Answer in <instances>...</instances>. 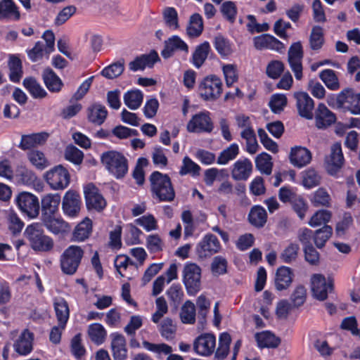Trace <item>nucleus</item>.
<instances>
[{
	"label": "nucleus",
	"instance_id": "obj_7",
	"mask_svg": "<svg viewBox=\"0 0 360 360\" xmlns=\"http://www.w3.org/2000/svg\"><path fill=\"white\" fill-rule=\"evenodd\" d=\"M210 112L203 110L193 115L186 124V130L190 133H211L214 129V122Z\"/></svg>",
	"mask_w": 360,
	"mask_h": 360
},
{
	"label": "nucleus",
	"instance_id": "obj_30",
	"mask_svg": "<svg viewBox=\"0 0 360 360\" xmlns=\"http://www.w3.org/2000/svg\"><path fill=\"white\" fill-rule=\"evenodd\" d=\"M248 220L252 226L256 228L264 227L267 221L266 210L259 205L252 206L249 212Z\"/></svg>",
	"mask_w": 360,
	"mask_h": 360
},
{
	"label": "nucleus",
	"instance_id": "obj_50",
	"mask_svg": "<svg viewBox=\"0 0 360 360\" xmlns=\"http://www.w3.org/2000/svg\"><path fill=\"white\" fill-rule=\"evenodd\" d=\"M333 233V229L330 226L325 224L314 233V241L318 248H322Z\"/></svg>",
	"mask_w": 360,
	"mask_h": 360
},
{
	"label": "nucleus",
	"instance_id": "obj_42",
	"mask_svg": "<svg viewBox=\"0 0 360 360\" xmlns=\"http://www.w3.org/2000/svg\"><path fill=\"white\" fill-rule=\"evenodd\" d=\"M124 70V60L121 59L104 68L101 75L108 79H113L120 77Z\"/></svg>",
	"mask_w": 360,
	"mask_h": 360
},
{
	"label": "nucleus",
	"instance_id": "obj_64",
	"mask_svg": "<svg viewBox=\"0 0 360 360\" xmlns=\"http://www.w3.org/2000/svg\"><path fill=\"white\" fill-rule=\"evenodd\" d=\"M176 326L170 318H166L160 324V333L162 338L167 340H172L175 337Z\"/></svg>",
	"mask_w": 360,
	"mask_h": 360
},
{
	"label": "nucleus",
	"instance_id": "obj_20",
	"mask_svg": "<svg viewBox=\"0 0 360 360\" xmlns=\"http://www.w3.org/2000/svg\"><path fill=\"white\" fill-rule=\"evenodd\" d=\"M60 201L58 193H48L42 196L41 218L58 214Z\"/></svg>",
	"mask_w": 360,
	"mask_h": 360
},
{
	"label": "nucleus",
	"instance_id": "obj_32",
	"mask_svg": "<svg viewBox=\"0 0 360 360\" xmlns=\"http://www.w3.org/2000/svg\"><path fill=\"white\" fill-rule=\"evenodd\" d=\"M255 338L258 347L262 349L276 348L281 344V339L269 330L257 333Z\"/></svg>",
	"mask_w": 360,
	"mask_h": 360
},
{
	"label": "nucleus",
	"instance_id": "obj_33",
	"mask_svg": "<svg viewBox=\"0 0 360 360\" xmlns=\"http://www.w3.org/2000/svg\"><path fill=\"white\" fill-rule=\"evenodd\" d=\"M210 51L211 46L208 41H204L198 45L192 53L191 62L193 65L197 69L201 68L207 60Z\"/></svg>",
	"mask_w": 360,
	"mask_h": 360
},
{
	"label": "nucleus",
	"instance_id": "obj_59",
	"mask_svg": "<svg viewBox=\"0 0 360 360\" xmlns=\"http://www.w3.org/2000/svg\"><path fill=\"white\" fill-rule=\"evenodd\" d=\"M299 250V245L291 243L281 253L280 259L284 263L290 264L296 260Z\"/></svg>",
	"mask_w": 360,
	"mask_h": 360
},
{
	"label": "nucleus",
	"instance_id": "obj_48",
	"mask_svg": "<svg viewBox=\"0 0 360 360\" xmlns=\"http://www.w3.org/2000/svg\"><path fill=\"white\" fill-rule=\"evenodd\" d=\"M302 185L307 189L319 185L321 176L314 168H309L302 172Z\"/></svg>",
	"mask_w": 360,
	"mask_h": 360
},
{
	"label": "nucleus",
	"instance_id": "obj_27",
	"mask_svg": "<svg viewBox=\"0 0 360 360\" xmlns=\"http://www.w3.org/2000/svg\"><path fill=\"white\" fill-rule=\"evenodd\" d=\"M176 50L187 52L188 46L179 36L174 35L165 41L164 49L161 51L162 56L167 59L172 57Z\"/></svg>",
	"mask_w": 360,
	"mask_h": 360
},
{
	"label": "nucleus",
	"instance_id": "obj_44",
	"mask_svg": "<svg viewBox=\"0 0 360 360\" xmlns=\"http://www.w3.org/2000/svg\"><path fill=\"white\" fill-rule=\"evenodd\" d=\"M271 156L266 152L259 154L255 158V167L262 173L269 175L272 172Z\"/></svg>",
	"mask_w": 360,
	"mask_h": 360
},
{
	"label": "nucleus",
	"instance_id": "obj_11",
	"mask_svg": "<svg viewBox=\"0 0 360 360\" xmlns=\"http://www.w3.org/2000/svg\"><path fill=\"white\" fill-rule=\"evenodd\" d=\"M327 172L332 176L335 175L343 167L345 158L340 142L333 143L330 148V153L325 159Z\"/></svg>",
	"mask_w": 360,
	"mask_h": 360
},
{
	"label": "nucleus",
	"instance_id": "obj_49",
	"mask_svg": "<svg viewBox=\"0 0 360 360\" xmlns=\"http://www.w3.org/2000/svg\"><path fill=\"white\" fill-rule=\"evenodd\" d=\"M319 77L330 90H338L340 87L338 78L335 72L331 69H325L319 73Z\"/></svg>",
	"mask_w": 360,
	"mask_h": 360
},
{
	"label": "nucleus",
	"instance_id": "obj_46",
	"mask_svg": "<svg viewBox=\"0 0 360 360\" xmlns=\"http://www.w3.org/2000/svg\"><path fill=\"white\" fill-rule=\"evenodd\" d=\"M196 310L195 304L190 300L184 302L181 307L180 318L185 324H193L195 322Z\"/></svg>",
	"mask_w": 360,
	"mask_h": 360
},
{
	"label": "nucleus",
	"instance_id": "obj_47",
	"mask_svg": "<svg viewBox=\"0 0 360 360\" xmlns=\"http://www.w3.org/2000/svg\"><path fill=\"white\" fill-rule=\"evenodd\" d=\"M210 271L213 276H219L227 274L228 261L221 255L214 257L210 264Z\"/></svg>",
	"mask_w": 360,
	"mask_h": 360
},
{
	"label": "nucleus",
	"instance_id": "obj_52",
	"mask_svg": "<svg viewBox=\"0 0 360 360\" xmlns=\"http://www.w3.org/2000/svg\"><path fill=\"white\" fill-rule=\"evenodd\" d=\"M238 153V145L233 143L219 153L217 163L219 165H226L229 161L234 160Z\"/></svg>",
	"mask_w": 360,
	"mask_h": 360
},
{
	"label": "nucleus",
	"instance_id": "obj_22",
	"mask_svg": "<svg viewBox=\"0 0 360 360\" xmlns=\"http://www.w3.org/2000/svg\"><path fill=\"white\" fill-rule=\"evenodd\" d=\"M294 278L291 268L285 266L278 267L274 277V287L277 291H283L289 288Z\"/></svg>",
	"mask_w": 360,
	"mask_h": 360
},
{
	"label": "nucleus",
	"instance_id": "obj_35",
	"mask_svg": "<svg viewBox=\"0 0 360 360\" xmlns=\"http://www.w3.org/2000/svg\"><path fill=\"white\" fill-rule=\"evenodd\" d=\"M142 344L143 347L150 352L157 354H169L167 360H184L180 355L171 354L172 352V347L167 344H155L146 340L143 341Z\"/></svg>",
	"mask_w": 360,
	"mask_h": 360
},
{
	"label": "nucleus",
	"instance_id": "obj_38",
	"mask_svg": "<svg viewBox=\"0 0 360 360\" xmlns=\"http://www.w3.org/2000/svg\"><path fill=\"white\" fill-rule=\"evenodd\" d=\"M309 47L312 51H320L325 44L324 32L322 27L315 25L312 27L309 38Z\"/></svg>",
	"mask_w": 360,
	"mask_h": 360
},
{
	"label": "nucleus",
	"instance_id": "obj_21",
	"mask_svg": "<svg viewBox=\"0 0 360 360\" xmlns=\"http://www.w3.org/2000/svg\"><path fill=\"white\" fill-rule=\"evenodd\" d=\"M160 60L158 53L152 50L148 54L136 56L134 60L129 63V68L133 72L143 70L146 68H153L158 61Z\"/></svg>",
	"mask_w": 360,
	"mask_h": 360
},
{
	"label": "nucleus",
	"instance_id": "obj_13",
	"mask_svg": "<svg viewBox=\"0 0 360 360\" xmlns=\"http://www.w3.org/2000/svg\"><path fill=\"white\" fill-rule=\"evenodd\" d=\"M81 205V198L77 192L70 190L65 193L62 201V210L65 215L70 218L77 217Z\"/></svg>",
	"mask_w": 360,
	"mask_h": 360
},
{
	"label": "nucleus",
	"instance_id": "obj_1",
	"mask_svg": "<svg viewBox=\"0 0 360 360\" xmlns=\"http://www.w3.org/2000/svg\"><path fill=\"white\" fill-rule=\"evenodd\" d=\"M150 192L158 202H172L175 198V191L171 179L167 174L153 172L149 176Z\"/></svg>",
	"mask_w": 360,
	"mask_h": 360
},
{
	"label": "nucleus",
	"instance_id": "obj_34",
	"mask_svg": "<svg viewBox=\"0 0 360 360\" xmlns=\"http://www.w3.org/2000/svg\"><path fill=\"white\" fill-rule=\"evenodd\" d=\"M53 307L59 325L65 328L70 316L68 302L62 297H56L53 301Z\"/></svg>",
	"mask_w": 360,
	"mask_h": 360
},
{
	"label": "nucleus",
	"instance_id": "obj_54",
	"mask_svg": "<svg viewBox=\"0 0 360 360\" xmlns=\"http://www.w3.org/2000/svg\"><path fill=\"white\" fill-rule=\"evenodd\" d=\"M330 196L323 188H318L314 193L311 202L314 207H330Z\"/></svg>",
	"mask_w": 360,
	"mask_h": 360
},
{
	"label": "nucleus",
	"instance_id": "obj_58",
	"mask_svg": "<svg viewBox=\"0 0 360 360\" xmlns=\"http://www.w3.org/2000/svg\"><path fill=\"white\" fill-rule=\"evenodd\" d=\"M353 217L350 212H345L342 219L336 224L335 235L337 237L341 238L345 236L346 232L353 224Z\"/></svg>",
	"mask_w": 360,
	"mask_h": 360
},
{
	"label": "nucleus",
	"instance_id": "obj_43",
	"mask_svg": "<svg viewBox=\"0 0 360 360\" xmlns=\"http://www.w3.org/2000/svg\"><path fill=\"white\" fill-rule=\"evenodd\" d=\"M170 305L177 308L183 300L184 293L179 283H173L166 291Z\"/></svg>",
	"mask_w": 360,
	"mask_h": 360
},
{
	"label": "nucleus",
	"instance_id": "obj_62",
	"mask_svg": "<svg viewBox=\"0 0 360 360\" xmlns=\"http://www.w3.org/2000/svg\"><path fill=\"white\" fill-rule=\"evenodd\" d=\"M284 64L282 61L273 60L270 61L266 69L267 76L273 79H278L284 71Z\"/></svg>",
	"mask_w": 360,
	"mask_h": 360
},
{
	"label": "nucleus",
	"instance_id": "obj_25",
	"mask_svg": "<svg viewBox=\"0 0 360 360\" xmlns=\"http://www.w3.org/2000/svg\"><path fill=\"white\" fill-rule=\"evenodd\" d=\"M49 136V133L44 131L22 135L18 148L22 150H27L41 146L46 143Z\"/></svg>",
	"mask_w": 360,
	"mask_h": 360
},
{
	"label": "nucleus",
	"instance_id": "obj_56",
	"mask_svg": "<svg viewBox=\"0 0 360 360\" xmlns=\"http://www.w3.org/2000/svg\"><path fill=\"white\" fill-rule=\"evenodd\" d=\"M108 112L101 104H94L91 106V123L97 125L103 124L107 118Z\"/></svg>",
	"mask_w": 360,
	"mask_h": 360
},
{
	"label": "nucleus",
	"instance_id": "obj_45",
	"mask_svg": "<svg viewBox=\"0 0 360 360\" xmlns=\"http://www.w3.org/2000/svg\"><path fill=\"white\" fill-rule=\"evenodd\" d=\"M186 30L188 35L191 37H198L202 34L203 20L200 14L194 13L191 16L189 25Z\"/></svg>",
	"mask_w": 360,
	"mask_h": 360
},
{
	"label": "nucleus",
	"instance_id": "obj_16",
	"mask_svg": "<svg viewBox=\"0 0 360 360\" xmlns=\"http://www.w3.org/2000/svg\"><path fill=\"white\" fill-rule=\"evenodd\" d=\"M41 221L44 227L54 235H64L71 229L70 224L58 214L41 218Z\"/></svg>",
	"mask_w": 360,
	"mask_h": 360
},
{
	"label": "nucleus",
	"instance_id": "obj_17",
	"mask_svg": "<svg viewBox=\"0 0 360 360\" xmlns=\"http://www.w3.org/2000/svg\"><path fill=\"white\" fill-rule=\"evenodd\" d=\"M20 20V8L13 0H0V21L18 22Z\"/></svg>",
	"mask_w": 360,
	"mask_h": 360
},
{
	"label": "nucleus",
	"instance_id": "obj_26",
	"mask_svg": "<svg viewBox=\"0 0 360 360\" xmlns=\"http://www.w3.org/2000/svg\"><path fill=\"white\" fill-rule=\"evenodd\" d=\"M110 336L112 338L111 349L114 360H124L127 357L125 338L119 333H113Z\"/></svg>",
	"mask_w": 360,
	"mask_h": 360
},
{
	"label": "nucleus",
	"instance_id": "obj_60",
	"mask_svg": "<svg viewBox=\"0 0 360 360\" xmlns=\"http://www.w3.org/2000/svg\"><path fill=\"white\" fill-rule=\"evenodd\" d=\"M146 246L150 253H158L162 251L164 243L158 234L154 233L147 236Z\"/></svg>",
	"mask_w": 360,
	"mask_h": 360
},
{
	"label": "nucleus",
	"instance_id": "obj_6",
	"mask_svg": "<svg viewBox=\"0 0 360 360\" xmlns=\"http://www.w3.org/2000/svg\"><path fill=\"white\" fill-rule=\"evenodd\" d=\"M201 269L195 263L186 264L183 271V283L188 295L194 296L200 290Z\"/></svg>",
	"mask_w": 360,
	"mask_h": 360
},
{
	"label": "nucleus",
	"instance_id": "obj_10",
	"mask_svg": "<svg viewBox=\"0 0 360 360\" xmlns=\"http://www.w3.org/2000/svg\"><path fill=\"white\" fill-rule=\"evenodd\" d=\"M45 179L53 190H63L68 186L70 175L68 170L59 165L47 171Z\"/></svg>",
	"mask_w": 360,
	"mask_h": 360
},
{
	"label": "nucleus",
	"instance_id": "obj_29",
	"mask_svg": "<svg viewBox=\"0 0 360 360\" xmlns=\"http://www.w3.org/2000/svg\"><path fill=\"white\" fill-rule=\"evenodd\" d=\"M42 79L48 90L52 93L60 91L63 83L56 72L49 67L46 68L42 72Z\"/></svg>",
	"mask_w": 360,
	"mask_h": 360
},
{
	"label": "nucleus",
	"instance_id": "obj_18",
	"mask_svg": "<svg viewBox=\"0 0 360 360\" xmlns=\"http://www.w3.org/2000/svg\"><path fill=\"white\" fill-rule=\"evenodd\" d=\"M253 42L257 50L270 49L281 53L285 49L282 41L269 34H263L254 37Z\"/></svg>",
	"mask_w": 360,
	"mask_h": 360
},
{
	"label": "nucleus",
	"instance_id": "obj_31",
	"mask_svg": "<svg viewBox=\"0 0 360 360\" xmlns=\"http://www.w3.org/2000/svg\"><path fill=\"white\" fill-rule=\"evenodd\" d=\"M34 335L28 330H25L14 344L16 352L20 355H27L32 350Z\"/></svg>",
	"mask_w": 360,
	"mask_h": 360
},
{
	"label": "nucleus",
	"instance_id": "obj_5",
	"mask_svg": "<svg viewBox=\"0 0 360 360\" xmlns=\"http://www.w3.org/2000/svg\"><path fill=\"white\" fill-rule=\"evenodd\" d=\"M84 255L82 249L77 245L69 246L60 255V263L62 271L67 275H73L77 271Z\"/></svg>",
	"mask_w": 360,
	"mask_h": 360
},
{
	"label": "nucleus",
	"instance_id": "obj_24",
	"mask_svg": "<svg viewBox=\"0 0 360 360\" xmlns=\"http://www.w3.org/2000/svg\"><path fill=\"white\" fill-rule=\"evenodd\" d=\"M252 171V164L250 159H239L233 165L231 176L236 181H246L250 176Z\"/></svg>",
	"mask_w": 360,
	"mask_h": 360
},
{
	"label": "nucleus",
	"instance_id": "obj_57",
	"mask_svg": "<svg viewBox=\"0 0 360 360\" xmlns=\"http://www.w3.org/2000/svg\"><path fill=\"white\" fill-rule=\"evenodd\" d=\"M27 158L30 162L39 169H44L49 166V162L41 151L31 150L28 153Z\"/></svg>",
	"mask_w": 360,
	"mask_h": 360
},
{
	"label": "nucleus",
	"instance_id": "obj_9",
	"mask_svg": "<svg viewBox=\"0 0 360 360\" xmlns=\"http://www.w3.org/2000/svg\"><path fill=\"white\" fill-rule=\"evenodd\" d=\"M19 210L30 219L37 218L39 214L40 205L38 198L29 192H21L15 198Z\"/></svg>",
	"mask_w": 360,
	"mask_h": 360
},
{
	"label": "nucleus",
	"instance_id": "obj_3",
	"mask_svg": "<svg viewBox=\"0 0 360 360\" xmlns=\"http://www.w3.org/2000/svg\"><path fill=\"white\" fill-rule=\"evenodd\" d=\"M25 235L32 248L36 251L49 252L53 247V239L44 233L39 224L29 225L25 231Z\"/></svg>",
	"mask_w": 360,
	"mask_h": 360
},
{
	"label": "nucleus",
	"instance_id": "obj_51",
	"mask_svg": "<svg viewBox=\"0 0 360 360\" xmlns=\"http://www.w3.org/2000/svg\"><path fill=\"white\" fill-rule=\"evenodd\" d=\"M221 13L225 20L231 24L236 22L238 8L236 4L232 1H226L222 3L220 8Z\"/></svg>",
	"mask_w": 360,
	"mask_h": 360
},
{
	"label": "nucleus",
	"instance_id": "obj_37",
	"mask_svg": "<svg viewBox=\"0 0 360 360\" xmlns=\"http://www.w3.org/2000/svg\"><path fill=\"white\" fill-rule=\"evenodd\" d=\"M212 43L214 49L222 58H226L233 52L231 42L221 34L214 37Z\"/></svg>",
	"mask_w": 360,
	"mask_h": 360
},
{
	"label": "nucleus",
	"instance_id": "obj_28",
	"mask_svg": "<svg viewBox=\"0 0 360 360\" xmlns=\"http://www.w3.org/2000/svg\"><path fill=\"white\" fill-rule=\"evenodd\" d=\"M315 118L319 128H326L336 121L335 115L323 103L319 104L316 110Z\"/></svg>",
	"mask_w": 360,
	"mask_h": 360
},
{
	"label": "nucleus",
	"instance_id": "obj_4",
	"mask_svg": "<svg viewBox=\"0 0 360 360\" xmlns=\"http://www.w3.org/2000/svg\"><path fill=\"white\" fill-rule=\"evenodd\" d=\"M221 79L215 75L205 77L199 83L198 93L200 98L205 101H214L223 91Z\"/></svg>",
	"mask_w": 360,
	"mask_h": 360
},
{
	"label": "nucleus",
	"instance_id": "obj_19",
	"mask_svg": "<svg viewBox=\"0 0 360 360\" xmlns=\"http://www.w3.org/2000/svg\"><path fill=\"white\" fill-rule=\"evenodd\" d=\"M294 97L296 99V106L299 115L307 120L313 118V110L314 108V103L313 99L306 92L300 91L294 94Z\"/></svg>",
	"mask_w": 360,
	"mask_h": 360
},
{
	"label": "nucleus",
	"instance_id": "obj_53",
	"mask_svg": "<svg viewBox=\"0 0 360 360\" xmlns=\"http://www.w3.org/2000/svg\"><path fill=\"white\" fill-rule=\"evenodd\" d=\"M65 159L75 165H80L84 159V153L72 144L68 145L64 150Z\"/></svg>",
	"mask_w": 360,
	"mask_h": 360
},
{
	"label": "nucleus",
	"instance_id": "obj_41",
	"mask_svg": "<svg viewBox=\"0 0 360 360\" xmlns=\"http://www.w3.org/2000/svg\"><path fill=\"white\" fill-rule=\"evenodd\" d=\"M23 86L34 98H43L47 96V92L34 77L25 78Z\"/></svg>",
	"mask_w": 360,
	"mask_h": 360
},
{
	"label": "nucleus",
	"instance_id": "obj_23",
	"mask_svg": "<svg viewBox=\"0 0 360 360\" xmlns=\"http://www.w3.org/2000/svg\"><path fill=\"white\" fill-rule=\"evenodd\" d=\"M311 153L305 147L295 146L291 148L289 155L290 163L297 168H302L310 163Z\"/></svg>",
	"mask_w": 360,
	"mask_h": 360
},
{
	"label": "nucleus",
	"instance_id": "obj_8",
	"mask_svg": "<svg viewBox=\"0 0 360 360\" xmlns=\"http://www.w3.org/2000/svg\"><path fill=\"white\" fill-rule=\"evenodd\" d=\"M221 245L218 238L212 233L205 234L195 246L198 259L204 260L220 252Z\"/></svg>",
	"mask_w": 360,
	"mask_h": 360
},
{
	"label": "nucleus",
	"instance_id": "obj_40",
	"mask_svg": "<svg viewBox=\"0 0 360 360\" xmlns=\"http://www.w3.org/2000/svg\"><path fill=\"white\" fill-rule=\"evenodd\" d=\"M124 103L131 110L138 109L142 104L143 94L139 89L127 91L124 94Z\"/></svg>",
	"mask_w": 360,
	"mask_h": 360
},
{
	"label": "nucleus",
	"instance_id": "obj_2",
	"mask_svg": "<svg viewBox=\"0 0 360 360\" xmlns=\"http://www.w3.org/2000/svg\"><path fill=\"white\" fill-rule=\"evenodd\" d=\"M101 162L105 169L117 179L124 178L128 172L127 158L117 150H108L101 155Z\"/></svg>",
	"mask_w": 360,
	"mask_h": 360
},
{
	"label": "nucleus",
	"instance_id": "obj_63",
	"mask_svg": "<svg viewBox=\"0 0 360 360\" xmlns=\"http://www.w3.org/2000/svg\"><path fill=\"white\" fill-rule=\"evenodd\" d=\"M332 217V213L329 210H321L316 212L311 217L309 224L311 227H316L321 225L322 224H326Z\"/></svg>",
	"mask_w": 360,
	"mask_h": 360
},
{
	"label": "nucleus",
	"instance_id": "obj_39",
	"mask_svg": "<svg viewBox=\"0 0 360 360\" xmlns=\"http://www.w3.org/2000/svg\"><path fill=\"white\" fill-rule=\"evenodd\" d=\"M90 236V219L86 217L75 228L72 240L74 242H83Z\"/></svg>",
	"mask_w": 360,
	"mask_h": 360
},
{
	"label": "nucleus",
	"instance_id": "obj_12",
	"mask_svg": "<svg viewBox=\"0 0 360 360\" xmlns=\"http://www.w3.org/2000/svg\"><path fill=\"white\" fill-rule=\"evenodd\" d=\"M216 347V337L212 333H203L193 342V349L200 356H209L213 354Z\"/></svg>",
	"mask_w": 360,
	"mask_h": 360
},
{
	"label": "nucleus",
	"instance_id": "obj_36",
	"mask_svg": "<svg viewBox=\"0 0 360 360\" xmlns=\"http://www.w3.org/2000/svg\"><path fill=\"white\" fill-rule=\"evenodd\" d=\"M8 66L10 80L14 83L19 82L23 74L21 60L16 55L11 54L9 56Z\"/></svg>",
	"mask_w": 360,
	"mask_h": 360
},
{
	"label": "nucleus",
	"instance_id": "obj_15",
	"mask_svg": "<svg viewBox=\"0 0 360 360\" xmlns=\"http://www.w3.org/2000/svg\"><path fill=\"white\" fill-rule=\"evenodd\" d=\"M337 103L346 107L353 115H360V93L354 94L352 89L342 90L337 96Z\"/></svg>",
	"mask_w": 360,
	"mask_h": 360
},
{
	"label": "nucleus",
	"instance_id": "obj_14",
	"mask_svg": "<svg viewBox=\"0 0 360 360\" xmlns=\"http://www.w3.org/2000/svg\"><path fill=\"white\" fill-rule=\"evenodd\" d=\"M311 292L314 297L320 301L327 299L328 292L333 289L332 282L327 283L323 275L315 274L311 276Z\"/></svg>",
	"mask_w": 360,
	"mask_h": 360
},
{
	"label": "nucleus",
	"instance_id": "obj_55",
	"mask_svg": "<svg viewBox=\"0 0 360 360\" xmlns=\"http://www.w3.org/2000/svg\"><path fill=\"white\" fill-rule=\"evenodd\" d=\"M288 99L283 94H274L271 96L269 106L274 113H280L287 105Z\"/></svg>",
	"mask_w": 360,
	"mask_h": 360
},
{
	"label": "nucleus",
	"instance_id": "obj_61",
	"mask_svg": "<svg viewBox=\"0 0 360 360\" xmlns=\"http://www.w3.org/2000/svg\"><path fill=\"white\" fill-rule=\"evenodd\" d=\"M107 202L103 196L98 193V188L91 184V210L102 212L106 207Z\"/></svg>",
	"mask_w": 360,
	"mask_h": 360
}]
</instances>
